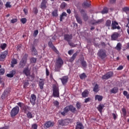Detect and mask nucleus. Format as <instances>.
<instances>
[{
	"instance_id": "nucleus-47",
	"label": "nucleus",
	"mask_w": 129,
	"mask_h": 129,
	"mask_svg": "<svg viewBox=\"0 0 129 129\" xmlns=\"http://www.w3.org/2000/svg\"><path fill=\"white\" fill-rule=\"evenodd\" d=\"M76 107L78 109H80L81 108V104L79 102H77L76 104Z\"/></svg>"
},
{
	"instance_id": "nucleus-4",
	"label": "nucleus",
	"mask_w": 129,
	"mask_h": 129,
	"mask_svg": "<svg viewBox=\"0 0 129 129\" xmlns=\"http://www.w3.org/2000/svg\"><path fill=\"white\" fill-rule=\"evenodd\" d=\"M53 92L52 95L53 97H60V93L59 92V87L54 84L52 86Z\"/></svg>"
},
{
	"instance_id": "nucleus-36",
	"label": "nucleus",
	"mask_w": 129,
	"mask_h": 129,
	"mask_svg": "<svg viewBox=\"0 0 129 129\" xmlns=\"http://www.w3.org/2000/svg\"><path fill=\"white\" fill-rule=\"evenodd\" d=\"M108 13V8L105 7L103 9V10L101 11V14L103 15H104V14H107Z\"/></svg>"
},
{
	"instance_id": "nucleus-29",
	"label": "nucleus",
	"mask_w": 129,
	"mask_h": 129,
	"mask_svg": "<svg viewBox=\"0 0 129 129\" xmlns=\"http://www.w3.org/2000/svg\"><path fill=\"white\" fill-rule=\"evenodd\" d=\"M75 17L79 24H82V20H81V18L78 16V15H75Z\"/></svg>"
},
{
	"instance_id": "nucleus-18",
	"label": "nucleus",
	"mask_w": 129,
	"mask_h": 129,
	"mask_svg": "<svg viewBox=\"0 0 129 129\" xmlns=\"http://www.w3.org/2000/svg\"><path fill=\"white\" fill-rule=\"evenodd\" d=\"M60 80L63 85H66L67 82H68V77L64 76L60 79Z\"/></svg>"
},
{
	"instance_id": "nucleus-1",
	"label": "nucleus",
	"mask_w": 129,
	"mask_h": 129,
	"mask_svg": "<svg viewBox=\"0 0 129 129\" xmlns=\"http://www.w3.org/2000/svg\"><path fill=\"white\" fill-rule=\"evenodd\" d=\"M70 111L73 112V113H75V111H76V108L74 107L72 105L67 106L63 108V111L61 112V114L63 116H65L66 113L69 112Z\"/></svg>"
},
{
	"instance_id": "nucleus-50",
	"label": "nucleus",
	"mask_w": 129,
	"mask_h": 129,
	"mask_svg": "<svg viewBox=\"0 0 129 129\" xmlns=\"http://www.w3.org/2000/svg\"><path fill=\"white\" fill-rule=\"evenodd\" d=\"M83 19L84 21H86L88 20V16L86 15V14H83Z\"/></svg>"
},
{
	"instance_id": "nucleus-35",
	"label": "nucleus",
	"mask_w": 129,
	"mask_h": 129,
	"mask_svg": "<svg viewBox=\"0 0 129 129\" xmlns=\"http://www.w3.org/2000/svg\"><path fill=\"white\" fill-rule=\"evenodd\" d=\"M100 23H102V19H100V20H94L93 22H92V25H96V24H99Z\"/></svg>"
},
{
	"instance_id": "nucleus-7",
	"label": "nucleus",
	"mask_w": 129,
	"mask_h": 129,
	"mask_svg": "<svg viewBox=\"0 0 129 129\" xmlns=\"http://www.w3.org/2000/svg\"><path fill=\"white\" fill-rule=\"evenodd\" d=\"M112 76H113V72H109L102 77V79H103V80H107V79L111 78Z\"/></svg>"
},
{
	"instance_id": "nucleus-64",
	"label": "nucleus",
	"mask_w": 129,
	"mask_h": 129,
	"mask_svg": "<svg viewBox=\"0 0 129 129\" xmlns=\"http://www.w3.org/2000/svg\"><path fill=\"white\" fill-rule=\"evenodd\" d=\"M68 54H69V55H71L72 54H73V49H71V50H69Z\"/></svg>"
},
{
	"instance_id": "nucleus-61",
	"label": "nucleus",
	"mask_w": 129,
	"mask_h": 129,
	"mask_svg": "<svg viewBox=\"0 0 129 129\" xmlns=\"http://www.w3.org/2000/svg\"><path fill=\"white\" fill-rule=\"evenodd\" d=\"M33 12L35 15H37L38 14V9L37 8H33Z\"/></svg>"
},
{
	"instance_id": "nucleus-6",
	"label": "nucleus",
	"mask_w": 129,
	"mask_h": 129,
	"mask_svg": "<svg viewBox=\"0 0 129 129\" xmlns=\"http://www.w3.org/2000/svg\"><path fill=\"white\" fill-rule=\"evenodd\" d=\"M9 54V51L8 50H5L0 53V61L2 62L3 61H5L6 60V58H7V56Z\"/></svg>"
},
{
	"instance_id": "nucleus-39",
	"label": "nucleus",
	"mask_w": 129,
	"mask_h": 129,
	"mask_svg": "<svg viewBox=\"0 0 129 129\" xmlns=\"http://www.w3.org/2000/svg\"><path fill=\"white\" fill-rule=\"evenodd\" d=\"M52 15L53 17H58V10H55L53 12H52Z\"/></svg>"
},
{
	"instance_id": "nucleus-5",
	"label": "nucleus",
	"mask_w": 129,
	"mask_h": 129,
	"mask_svg": "<svg viewBox=\"0 0 129 129\" xmlns=\"http://www.w3.org/2000/svg\"><path fill=\"white\" fill-rule=\"evenodd\" d=\"M19 112H20V108L19 106H16L14 107L11 111L10 114L11 117H15L16 115H17L19 114Z\"/></svg>"
},
{
	"instance_id": "nucleus-13",
	"label": "nucleus",
	"mask_w": 129,
	"mask_h": 129,
	"mask_svg": "<svg viewBox=\"0 0 129 129\" xmlns=\"http://www.w3.org/2000/svg\"><path fill=\"white\" fill-rule=\"evenodd\" d=\"M72 38H73V36H72V34H64V40L65 41H67L69 43L71 40H72Z\"/></svg>"
},
{
	"instance_id": "nucleus-8",
	"label": "nucleus",
	"mask_w": 129,
	"mask_h": 129,
	"mask_svg": "<svg viewBox=\"0 0 129 129\" xmlns=\"http://www.w3.org/2000/svg\"><path fill=\"white\" fill-rule=\"evenodd\" d=\"M26 63H27V56H23L22 59L21 60L19 63L20 68H24L26 66Z\"/></svg>"
},
{
	"instance_id": "nucleus-12",
	"label": "nucleus",
	"mask_w": 129,
	"mask_h": 129,
	"mask_svg": "<svg viewBox=\"0 0 129 129\" xmlns=\"http://www.w3.org/2000/svg\"><path fill=\"white\" fill-rule=\"evenodd\" d=\"M55 124V122L51 121V120L46 121L45 124L44 126L46 127V128H49V127H52L54 126Z\"/></svg>"
},
{
	"instance_id": "nucleus-59",
	"label": "nucleus",
	"mask_w": 129,
	"mask_h": 129,
	"mask_svg": "<svg viewBox=\"0 0 129 129\" xmlns=\"http://www.w3.org/2000/svg\"><path fill=\"white\" fill-rule=\"evenodd\" d=\"M10 73L12 74L14 76V75H15V74L17 73V71H16V70H13L11 72H10Z\"/></svg>"
},
{
	"instance_id": "nucleus-23",
	"label": "nucleus",
	"mask_w": 129,
	"mask_h": 129,
	"mask_svg": "<svg viewBox=\"0 0 129 129\" xmlns=\"http://www.w3.org/2000/svg\"><path fill=\"white\" fill-rule=\"evenodd\" d=\"M64 17H67V13L66 12H62L61 15H60L59 21L62 22L64 20Z\"/></svg>"
},
{
	"instance_id": "nucleus-40",
	"label": "nucleus",
	"mask_w": 129,
	"mask_h": 129,
	"mask_svg": "<svg viewBox=\"0 0 129 129\" xmlns=\"http://www.w3.org/2000/svg\"><path fill=\"white\" fill-rule=\"evenodd\" d=\"M81 64L84 68H85L87 66V63H86V61L85 60H81Z\"/></svg>"
},
{
	"instance_id": "nucleus-57",
	"label": "nucleus",
	"mask_w": 129,
	"mask_h": 129,
	"mask_svg": "<svg viewBox=\"0 0 129 129\" xmlns=\"http://www.w3.org/2000/svg\"><path fill=\"white\" fill-rule=\"evenodd\" d=\"M38 34H39V30H35L34 32V36L35 37H37V36L38 35Z\"/></svg>"
},
{
	"instance_id": "nucleus-14",
	"label": "nucleus",
	"mask_w": 129,
	"mask_h": 129,
	"mask_svg": "<svg viewBox=\"0 0 129 129\" xmlns=\"http://www.w3.org/2000/svg\"><path fill=\"white\" fill-rule=\"evenodd\" d=\"M44 82H45V79H39L38 85L40 87V89L41 90H43V89L44 88V85L45 84Z\"/></svg>"
},
{
	"instance_id": "nucleus-31",
	"label": "nucleus",
	"mask_w": 129,
	"mask_h": 129,
	"mask_svg": "<svg viewBox=\"0 0 129 129\" xmlns=\"http://www.w3.org/2000/svg\"><path fill=\"white\" fill-rule=\"evenodd\" d=\"M77 57V52H75L73 56L71 57L70 59V62H73L74 60H75V58Z\"/></svg>"
},
{
	"instance_id": "nucleus-41",
	"label": "nucleus",
	"mask_w": 129,
	"mask_h": 129,
	"mask_svg": "<svg viewBox=\"0 0 129 129\" xmlns=\"http://www.w3.org/2000/svg\"><path fill=\"white\" fill-rule=\"evenodd\" d=\"M86 77H87V76H86V75L84 73L80 75V79H84L85 78H86Z\"/></svg>"
},
{
	"instance_id": "nucleus-49",
	"label": "nucleus",
	"mask_w": 129,
	"mask_h": 129,
	"mask_svg": "<svg viewBox=\"0 0 129 129\" xmlns=\"http://www.w3.org/2000/svg\"><path fill=\"white\" fill-rule=\"evenodd\" d=\"M20 21L22 24H26L27 23V19L26 18H22L20 20Z\"/></svg>"
},
{
	"instance_id": "nucleus-15",
	"label": "nucleus",
	"mask_w": 129,
	"mask_h": 129,
	"mask_svg": "<svg viewBox=\"0 0 129 129\" xmlns=\"http://www.w3.org/2000/svg\"><path fill=\"white\" fill-rule=\"evenodd\" d=\"M118 37H119V34H118L117 32H114L111 36V39L112 41H115L116 40H117Z\"/></svg>"
},
{
	"instance_id": "nucleus-58",
	"label": "nucleus",
	"mask_w": 129,
	"mask_h": 129,
	"mask_svg": "<svg viewBox=\"0 0 129 129\" xmlns=\"http://www.w3.org/2000/svg\"><path fill=\"white\" fill-rule=\"evenodd\" d=\"M53 104L55 106H59V102L58 101H54L53 102Z\"/></svg>"
},
{
	"instance_id": "nucleus-62",
	"label": "nucleus",
	"mask_w": 129,
	"mask_h": 129,
	"mask_svg": "<svg viewBox=\"0 0 129 129\" xmlns=\"http://www.w3.org/2000/svg\"><path fill=\"white\" fill-rule=\"evenodd\" d=\"M90 101V98L88 97L85 99V103H87V102H89Z\"/></svg>"
},
{
	"instance_id": "nucleus-20",
	"label": "nucleus",
	"mask_w": 129,
	"mask_h": 129,
	"mask_svg": "<svg viewBox=\"0 0 129 129\" xmlns=\"http://www.w3.org/2000/svg\"><path fill=\"white\" fill-rule=\"evenodd\" d=\"M10 92H9L8 91H5L2 94L1 97L2 99H5V98H7L9 95H10Z\"/></svg>"
},
{
	"instance_id": "nucleus-42",
	"label": "nucleus",
	"mask_w": 129,
	"mask_h": 129,
	"mask_svg": "<svg viewBox=\"0 0 129 129\" xmlns=\"http://www.w3.org/2000/svg\"><path fill=\"white\" fill-rule=\"evenodd\" d=\"M31 63H36L37 62V58L32 57L30 59Z\"/></svg>"
},
{
	"instance_id": "nucleus-54",
	"label": "nucleus",
	"mask_w": 129,
	"mask_h": 129,
	"mask_svg": "<svg viewBox=\"0 0 129 129\" xmlns=\"http://www.w3.org/2000/svg\"><path fill=\"white\" fill-rule=\"evenodd\" d=\"M31 127L32 129H38V125L34 123L31 126Z\"/></svg>"
},
{
	"instance_id": "nucleus-46",
	"label": "nucleus",
	"mask_w": 129,
	"mask_h": 129,
	"mask_svg": "<svg viewBox=\"0 0 129 129\" xmlns=\"http://www.w3.org/2000/svg\"><path fill=\"white\" fill-rule=\"evenodd\" d=\"M66 3L65 2H63L60 5V9H64V8H66Z\"/></svg>"
},
{
	"instance_id": "nucleus-22",
	"label": "nucleus",
	"mask_w": 129,
	"mask_h": 129,
	"mask_svg": "<svg viewBox=\"0 0 129 129\" xmlns=\"http://www.w3.org/2000/svg\"><path fill=\"white\" fill-rule=\"evenodd\" d=\"M103 99V96L99 95H96L95 96V100H98V101H102Z\"/></svg>"
},
{
	"instance_id": "nucleus-48",
	"label": "nucleus",
	"mask_w": 129,
	"mask_h": 129,
	"mask_svg": "<svg viewBox=\"0 0 129 129\" xmlns=\"http://www.w3.org/2000/svg\"><path fill=\"white\" fill-rule=\"evenodd\" d=\"M122 113H123L124 116H126V109H125V108H122Z\"/></svg>"
},
{
	"instance_id": "nucleus-26",
	"label": "nucleus",
	"mask_w": 129,
	"mask_h": 129,
	"mask_svg": "<svg viewBox=\"0 0 129 129\" xmlns=\"http://www.w3.org/2000/svg\"><path fill=\"white\" fill-rule=\"evenodd\" d=\"M16 64H18V61L17 60V59L16 58H13L12 59V60L11 61V67H12L13 68H14V67H15V65H16Z\"/></svg>"
},
{
	"instance_id": "nucleus-34",
	"label": "nucleus",
	"mask_w": 129,
	"mask_h": 129,
	"mask_svg": "<svg viewBox=\"0 0 129 129\" xmlns=\"http://www.w3.org/2000/svg\"><path fill=\"white\" fill-rule=\"evenodd\" d=\"M118 91V88L116 87H114L112 89L110 90L111 93H117Z\"/></svg>"
},
{
	"instance_id": "nucleus-24",
	"label": "nucleus",
	"mask_w": 129,
	"mask_h": 129,
	"mask_svg": "<svg viewBox=\"0 0 129 129\" xmlns=\"http://www.w3.org/2000/svg\"><path fill=\"white\" fill-rule=\"evenodd\" d=\"M90 6H91V4L88 3V1H87V0L85 1L82 4V6L84 7L85 8H89Z\"/></svg>"
},
{
	"instance_id": "nucleus-16",
	"label": "nucleus",
	"mask_w": 129,
	"mask_h": 129,
	"mask_svg": "<svg viewBox=\"0 0 129 129\" xmlns=\"http://www.w3.org/2000/svg\"><path fill=\"white\" fill-rule=\"evenodd\" d=\"M75 129H84V126L81 122H77Z\"/></svg>"
},
{
	"instance_id": "nucleus-60",
	"label": "nucleus",
	"mask_w": 129,
	"mask_h": 129,
	"mask_svg": "<svg viewBox=\"0 0 129 129\" xmlns=\"http://www.w3.org/2000/svg\"><path fill=\"white\" fill-rule=\"evenodd\" d=\"M6 7V8H12V6H11V4L9 2H7Z\"/></svg>"
},
{
	"instance_id": "nucleus-56",
	"label": "nucleus",
	"mask_w": 129,
	"mask_h": 129,
	"mask_svg": "<svg viewBox=\"0 0 129 129\" xmlns=\"http://www.w3.org/2000/svg\"><path fill=\"white\" fill-rule=\"evenodd\" d=\"M122 11L123 12H125V13H126V12H129V8L128 7H124L122 8Z\"/></svg>"
},
{
	"instance_id": "nucleus-33",
	"label": "nucleus",
	"mask_w": 129,
	"mask_h": 129,
	"mask_svg": "<svg viewBox=\"0 0 129 129\" xmlns=\"http://www.w3.org/2000/svg\"><path fill=\"white\" fill-rule=\"evenodd\" d=\"M23 74L26 76H29L30 75V71L28 68H26L23 70Z\"/></svg>"
},
{
	"instance_id": "nucleus-52",
	"label": "nucleus",
	"mask_w": 129,
	"mask_h": 129,
	"mask_svg": "<svg viewBox=\"0 0 129 129\" xmlns=\"http://www.w3.org/2000/svg\"><path fill=\"white\" fill-rule=\"evenodd\" d=\"M10 22L11 24H15V23H17V22H18V19L17 18L13 19L11 20Z\"/></svg>"
},
{
	"instance_id": "nucleus-27",
	"label": "nucleus",
	"mask_w": 129,
	"mask_h": 129,
	"mask_svg": "<svg viewBox=\"0 0 129 129\" xmlns=\"http://www.w3.org/2000/svg\"><path fill=\"white\" fill-rule=\"evenodd\" d=\"M94 92H98L99 91V86L98 84H96L93 89Z\"/></svg>"
},
{
	"instance_id": "nucleus-63",
	"label": "nucleus",
	"mask_w": 129,
	"mask_h": 129,
	"mask_svg": "<svg viewBox=\"0 0 129 129\" xmlns=\"http://www.w3.org/2000/svg\"><path fill=\"white\" fill-rule=\"evenodd\" d=\"M122 69H123V66H119L117 68V70H122Z\"/></svg>"
},
{
	"instance_id": "nucleus-3",
	"label": "nucleus",
	"mask_w": 129,
	"mask_h": 129,
	"mask_svg": "<svg viewBox=\"0 0 129 129\" xmlns=\"http://www.w3.org/2000/svg\"><path fill=\"white\" fill-rule=\"evenodd\" d=\"M97 55L102 60H104L107 57V54H106V50L103 49H100Z\"/></svg>"
},
{
	"instance_id": "nucleus-2",
	"label": "nucleus",
	"mask_w": 129,
	"mask_h": 129,
	"mask_svg": "<svg viewBox=\"0 0 129 129\" xmlns=\"http://www.w3.org/2000/svg\"><path fill=\"white\" fill-rule=\"evenodd\" d=\"M63 64H64L63 59H62V58L60 57H58L55 61V65L54 67L55 71L56 72H60V70L62 66H63Z\"/></svg>"
},
{
	"instance_id": "nucleus-55",
	"label": "nucleus",
	"mask_w": 129,
	"mask_h": 129,
	"mask_svg": "<svg viewBox=\"0 0 129 129\" xmlns=\"http://www.w3.org/2000/svg\"><path fill=\"white\" fill-rule=\"evenodd\" d=\"M5 70L4 69H0V75H4L5 74Z\"/></svg>"
},
{
	"instance_id": "nucleus-9",
	"label": "nucleus",
	"mask_w": 129,
	"mask_h": 129,
	"mask_svg": "<svg viewBox=\"0 0 129 129\" xmlns=\"http://www.w3.org/2000/svg\"><path fill=\"white\" fill-rule=\"evenodd\" d=\"M112 30H120V27L118 26V23L117 22L114 21L112 22Z\"/></svg>"
},
{
	"instance_id": "nucleus-11",
	"label": "nucleus",
	"mask_w": 129,
	"mask_h": 129,
	"mask_svg": "<svg viewBox=\"0 0 129 129\" xmlns=\"http://www.w3.org/2000/svg\"><path fill=\"white\" fill-rule=\"evenodd\" d=\"M48 45L49 47V48H51L52 50H53V51L55 52V53H56L57 54L59 53V51H58V50H57V48H56L55 46H54L52 41H49L48 43Z\"/></svg>"
},
{
	"instance_id": "nucleus-51",
	"label": "nucleus",
	"mask_w": 129,
	"mask_h": 129,
	"mask_svg": "<svg viewBox=\"0 0 129 129\" xmlns=\"http://www.w3.org/2000/svg\"><path fill=\"white\" fill-rule=\"evenodd\" d=\"M17 104L21 107V109L23 108V107L25 105V104L22 102L17 103Z\"/></svg>"
},
{
	"instance_id": "nucleus-25",
	"label": "nucleus",
	"mask_w": 129,
	"mask_h": 129,
	"mask_svg": "<svg viewBox=\"0 0 129 129\" xmlns=\"http://www.w3.org/2000/svg\"><path fill=\"white\" fill-rule=\"evenodd\" d=\"M88 94H89L88 90H85L82 93V97L84 98H85V97H87L88 96Z\"/></svg>"
},
{
	"instance_id": "nucleus-17",
	"label": "nucleus",
	"mask_w": 129,
	"mask_h": 129,
	"mask_svg": "<svg viewBox=\"0 0 129 129\" xmlns=\"http://www.w3.org/2000/svg\"><path fill=\"white\" fill-rule=\"evenodd\" d=\"M47 4V1L46 0H42V2L41 3L40 5V8L42 10H44V9L47 8V5H46Z\"/></svg>"
},
{
	"instance_id": "nucleus-28",
	"label": "nucleus",
	"mask_w": 129,
	"mask_h": 129,
	"mask_svg": "<svg viewBox=\"0 0 129 129\" xmlns=\"http://www.w3.org/2000/svg\"><path fill=\"white\" fill-rule=\"evenodd\" d=\"M22 109L23 110V111H24V113H27V111H28V110H30V107L24 105V106H23V107H22Z\"/></svg>"
},
{
	"instance_id": "nucleus-43",
	"label": "nucleus",
	"mask_w": 129,
	"mask_h": 129,
	"mask_svg": "<svg viewBox=\"0 0 129 129\" xmlns=\"http://www.w3.org/2000/svg\"><path fill=\"white\" fill-rule=\"evenodd\" d=\"M7 47V44L6 43H3L1 44V48L2 50H5Z\"/></svg>"
},
{
	"instance_id": "nucleus-38",
	"label": "nucleus",
	"mask_w": 129,
	"mask_h": 129,
	"mask_svg": "<svg viewBox=\"0 0 129 129\" xmlns=\"http://www.w3.org/2000/svg\"><path fill=\"white\" fill-rule=\"evenodd\" d=\"M70 121L69 119H63V125H68Z\"/></svg>"
},
{
	"instance_id": "nucleus-30",
	"label": "nucleus",
	"mask_w": 129,
	"mask_h": 129,
	"mask_svg": "<svg viewBox=\"0 0 129 129\" xmlns=\"http://www.w3.org/2000/svg\"><path fill=\"white\" fill-rule=\"evenodd\" d=\"M105 26L109 29V27L111 26V20H107L105 22Z\"/></svg>"
},
{
	"instance_id": "nucleus-19",
	"label": "nucleus",
	"mask_w": 129,
	"mask_h": 129,
	"mask_svg": "<svg viewBox=\"0 0 129 129\" xmlns=\"http://www.w3.org/2000/svg\"><path fill=\"white\" fill-rule=\"evenodd\" d=\"M31 50L32 52V55L33 56H36V55L38 54V51H37V49H36V47H35V46L32 45Z\"/></svg>"
},
{
	"instance_id": "nucleus-53",
	"label": "nucleus",
	"mask_w": 129,
	"mask_h": 129,
	"mask_svg": "<svg viewBox=\"0 0 129 129\" xmlns=\"http://www.w3.org/2000/svg\"><path fill=\"white\" fill-rule=\"evenodd\" d=\"M38 43H39V40H38L37 39H34V40L33 41V46H36V45H37V44H38Z\"/></svg>"
},
{
	"instance_id": "nucleus-37",
	"label": "nucleus",
	"mask_w": 129,
	"mask_h": 129,
	"mask_svg": "<svg viewBox=\"0 0 129 129\" xmlns=\"http://www.w3.org/2000/svg\"><path fill=\"white\" fill-rule=\"evenodd\" d=\"M27 116L28 118L31 119L33 118L34 116H33V113H32V112L28 111V113H27Z\"/></svg>"
},
{
	"instance_id": "nucleus-10",
	"label": "nucleus",
	"mask_w": 129,
	"mask_h": 129,
	"mask_svg": "<svg viewBox=\"0 0 129 129\" xmlns=\"http://www.w3.org/2000/svg\"><path fill=\"white\" fill-rule=\"evenodd\" d=\"M37 99V97L36 96V95L32 94L31 95L30 98V102L32 104V105H33V106H34V105H35V104H36V100Z\"/></svg>"
},
{
	"instance_id": "nucleus-45",
	"label": "nucleus",
	"mask_w": 129,
	"mask_h": 129,
	"mask_svg": "<svg viewBox=\"0 0 129 129\" xmlns=\"http://www.w3.org/2000/svg\"><path fill=\"white\" fill-rule=\"evenodd\" d=\"M58 124L59 125H64V120L63 119L58 120Z\"/></svg>"
},
{
	"instance_id": "nucleus-44",
	"label": "nucleus",
	"mask_w": 129,
	"mask_h": 129,
	"mask_svg": "<svg viewBox=\"0 0 129 129\" xmlns=\"http://www.w3.org/2000/svg\"><path fill=\"white\" fill-rule=\"evenodd\" d=\"M69 45H70V46L71 47H72V48H75V47H76V46H77V44H75L74 43H72V42H68Z\"/></svg>"
},
{
	"instance_id": "nucleus-32",
	"label": "nucleus",
	"mask_w": 129,
	"mask_h": 129,
	"mask_svg": "<svg viewBox=\"0 0 129 129\" xmlns=\"http://www.w3.org/2000/svg\"><path fill=\"white\" fill-rule=\"evenodd\" d=\"M115 49H116L117 51H120V50H121V43H120V42L118 43Z\"/></svg>"
},
{
	"instance_id": "nucleus-21",
	"label": "nucleus",
	"mask_w": 129,
	"mask_h": 129,
	"mask_svg": "<svg viewBox=\"0 0 129 129\" xmlns=\"http://www.w3.org/2000/svg\"><path fill=\"white\" fill-rule=\"evenodd\" d=\"M104 108V105L100 104L97 107V109L99 111L100 113H102V109Z\"/></svg>"
}]
</instances>
